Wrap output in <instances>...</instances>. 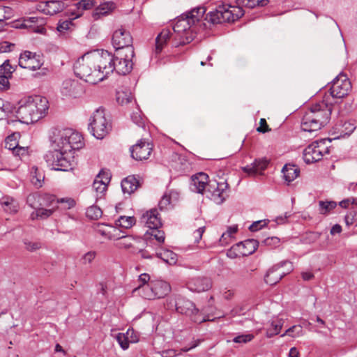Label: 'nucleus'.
Listing matches in <instances>:
<instances>
[{
	"label": "nucleus",
	"mask_w": 357,
	"mask_h": 357,
	"mask_svg": "<svg viewBox=\"0 0 357 357\" xmlns=\"http://www.w3.org/2000/svg\"><path fill=\"white\" fill-rule=\"evenodd\" d=\"M109 57L104 56L103 50L88 52L79 58L73 66L75 75L92 84H96L107 77L106 66Z\"/></svg>",
	"instance_id": "1"
},
{
	"label": "nucleus",
	"mask_w": 357,
	"mask_h": 357,
	"mask_svg": "<svg viewBox=\"0 0 357 357\" xmlns=\"http://www.w3.org/2000/svg\"><path fill=\"white\" fill-rule=\"evenodd\" d=\"M236 6L225 4L218 6L215 10L208 13L206 19L213 24L233 22L244 15L242 7L253 8L256 6H265L268 0H236Z\"/></svg>",
	"instance_id": "2"
},
{
	"label": "nucleus",
	"mask_w": 357,
	"mask_h": 357,
	"mask_svg": "<svg viewBox=\"0 0 357 357\" xmlns=\"http://www.w3.org/2000/svg\"><path fill=\"white\" fill-rule=\"evenodd\" d=\"M49 102L46 98L36 95L26 97L19 102L17 117L24 123L37 122L47 112Z\"/></svg>",
	"instance_id": "3"
},
{
	"label": "nucleus",
	"mask_w": 357,
	"mask_h": 357,
	"mask_svg": "<svg viewBox=\"0 0 357 357\" xmlns=\"http://www.w3.org/2000/svg\"><path fill=\"white\" fill-rule=\"evenodd\" d=\"M331 112L332 105L324 100L312 105L303 116L302 130L308 132L319 130L328 123Z\"/></svg>",
	"instance_id": "4"
},
{
	"label": "nucleus",
	"mask_w": 357,
	"mask_h": 357,
	"mask_svg": "<svg viewBox=\"0 0 357 357\" xmlns=\"http://www.w3.org/2000/svg\"><path fill=\"white\" fill-rule=\"evenodd\" d=\"M62 128H54L50 136L52 150L45 155V160L52 167V169L56 171L68 172L73 169V162L68 158V152H64L65 143L68 139H62L61 142H55L56 132L61 131Z\"/></svg>",
	"instance_id": "5"
},
{
	"label": "nucleus",
	"mask_w": 357,
	"mask_h": 357,
	"mask_svg": "<svg viewBox=\"0 0 357 357\" xmlns=\"http://www.w3.org/2000/svg\"><path fill=\"white\" fill-rule=\"evenodd\" d=\"M104 56L109 57V63H107L106 68L107 77L114 71H116L119 75H125L128 74L133 68L132 59L135 56L134 49L128 48V51L123 50L115 51L113 55L107 50H103Z\"/></svg>",
	"instance_id": "6"
},
{
	"label": "nucleus",
	"mask_w": 357,
	"mask_h": 357,
	"mask_svg": "<svg viewBox=\"0 0 357 357\" xmlns=\"http://www.w3.org/2000/svg\"><path fill=\"white\" fill-rule=\"evenodd\" d=\"M169 303L175 307L177 312L190 317L195 323L201 324L206 321L194 303L181 295L171 298Z\"/></svg>",
	"instance_id": "7"
},
{
	"label": "nucleus",
	"mask_w": 357,
	"mask_h": 357,
	"mask_svg": "<svg viewBox=\"0 0 357 357\" xmlns=\"http://www.w3.org/2000/svg\"><path fill=\"white\" fill-rule=\"evenodd\" d=\"M89 130L97 139H103L112 130V123L106 117L105 109H98L90 119Z\"/></svg>",
	"instance_id": "8"
},
{
	"label": "nucleus",
	"mask_w": 357,
	"mask_h": 357,
	"mask_svg": "<svg viewBox=\"0 0 357 357\" xmlns=\"http://www.w3.org/2000/svg\"><path fill=\"white\" fill-rule=\"evenodd\" d=\"M56 133L55 142L56 143L61 142L62 139H68V141L65 143L64 152H68V153L72 150L81 149L84 145L82 136L71 128H62L61 131H58Z\"/></svg>",
	"instance_id": "9"
},
{
	"label": "nucleus",
	"mask_w": 357,
	"mask_h": 357,
	"mask_svg": "<svg viewBox=\"0 0 357 357\" xmlns=\"http://www.w3.org/2000/svg\"><path fill=\"white\" fill-rule=\"evenodd\" d=\"M173 31L180 37L181 40L180 44L185 45L190 43L194 39L195 33L198 31V29H195L189 21L188 16L186 17L183 14L174 25Z\"/></svg>",
	"instance_id": "10"
},
{
	"label": "nucleus",
	"mask_w": 357,
	"mask_h": 357,
	"mask_svg": "<svg viewBox=\"0 0 357 357\" xmlns=\"http://www.w3.org/2000/svg\"><path fill=\"white\" fill-rule=\"evenodd\" d=\"M292 270L293 266L291 261L288 260L282 261L268 270L264 276V282L267 284L275 285Z\"/></svg>",
	"instance_id": "11"
},
{
	"label": "nucleus",
	"mask_w": 357,
	"mask_h": 357,
	"mask_svg": "<svg viewBox=\"0 0 357 357\" xmlns=\"http://www.w3.org/2000/svg\"><path fill=\"white\" fill-rule=\"evenodd\" d=\"M329 153L328 147L324 140L316 141L308 145L303 151V160L307 164L321 160L324 155Z\"/></svg>",
	"instance_id": "12"
},
{
	"label": "nucleus",
	"mask_w": 357,
	"mask_h": 357,
	"mask_svg": "<svg viewBox=\"0 0 357 357\" xmlns=\"http://www.w3.org/2000/svg\"><path fill=\"white\" fill-rule=\"evenodd\" d=\"M145 288L144 293L142 294V297L149 300L163 298L171 291L170 284L160 280L150 281Z\"/></svg>",
	"instance_id": "13"
},
{
	"label": "nucleus",
	"mask_w": 357,
	"mask_h": 357,
	"mask_svg": "<svg viewBox=\"0 0 357 357\" xmlns=\"http://www.w3.org/2000/svg\"><path fill=\"white\" fill-rule=\"evenodd\" d=\"M351 90V82L346 75L340 73L333 79L330 93L333 98H343L349 94Z\"/></svg>",
	"instance_id": "14"
},
{
	"label": "nucleus",
	"mask_w": 357,
	"mask_h": 357,
	"mask_svg": "<svg viewBox=\"0 0 357 357\" xmlns=\"http://www.w3.org/2000/svg\"><path fill=\"white\" fill-rule=\"evenodd\" d=\"M112 40L116 51L121 50L128 51L129 47L134 49L132 37L130 33L123 28H120L114 32Z\"/></svg>",
	"instance_id": "15"
},
{
	"label": "nucleus",
	"mask_w": 357,
	"mask_h": 357,
	"mask_svg": "<svg viewBox=\"0 0 357 357\" xmlns=\"http://www.w3.org/2000/svg\"><path fill=\"white\" fill-rule=\"evenodd\" d=\"M208 192L211 193V199L220 204L229 196V184L227 181L209 182Z\"/></svg>",
	"instance_id": "16"
},
{
	"label": "nucleus",
	"mask_w": 357,
	"mask_h": 357,
	"mask_svg": "<svg viewBox=\"0 0 357 357\" xmlns=\"http://www.w3.org/2000/svg\"><path fill=\"white\" fill-rule=\"evenodd\" d=\"M153 147V144L149 141L140 139L136 144L131 146V157L138 161L147 160L152 153Z\"/></svg>",
	"instance_id": "17"
},
{
	"label": "nucleus",
	"mask_w": 357,
	"mask_h": 357,
	"mask_svg": "<svg viewBox=\"0 0 357 357\" xmlns=\"http://www.w3.org/2000/svg\"><path fill=\"white\" fill-rule=\"evenodd\" d=\"M205 12L206 8L200 6L192 9L190 12L186 13L184 15L186 17L188 16L189 21L195 27V29H198V30H199L200 29H204L207 28V24L204 21H206L209 24H214L206 19L207 15L204 17ZM208 14V13L206 15Z\"/></svg>",
	"instance_id": "18"
},
{
	"label": "nucleus",
	"mask_w": 357,
	"mask_h": 357,
	"mask_svg": "<svg viewBox=\"0 0 357 357\" xmlns=\"http://www.w3.org/2000/svg\"><path fill=\"white\" fill-rule=\"evenodd\" d=\"M140 222L150 229H159L162 225L161 218L156 208H152L143 213Z\"/></svg>",
	"instance_id": "19"
},
{
	"label": "nucleus",
	"mask_w": 357,
	"mask_h": 357,
	"mask_svg": "<svg viewBox=\"0 0 357 357\" xmlns=\"http://www.w3.org/2000/svg\"><path fill=\"white\" fill-rule=\"evenodd\" d=\"M82 15V13H78L77 14L72 13L71 17L68 20H60L56 26V30L59 33V35L64 37L68 36V35L74 31L76 26L73 20Z\"/></svg>",
	"instance_id": "20"
},
{
	"label": "nucleus",
	"mask_w": 357,
	"mask_h": 357,
	"mask_svg": "<svg viewBox=\"0 0 357 357\" xmlns=\"http://www.w3.org/2000/svg\"><path fill=\"white\" fill-rule=\"evenodd\" d=\"M188 285L192 291L202 292L208 290L212 286V282L208 278L196 277L192 278Z\"/></svg>",
	"instance_id": "21"
},
{
	"label": "nucleus",
	"mask_w": 357,
	"mask_h": 357,
	"mask_svg": "<svg viewBox=\"0 0 357 357\" xmlns=\"http://www.w3.org/2000/svg\"><path fill=\"white\" fill-rule=\"evenodd\" d=\"M208 183V176L204 172H199L192 176V190L195 192L202 194Z\"/></svg>",
	"instance_id": "22"
},
{
	"label": "nucleus",
	"mask_w": 357,
	"mask_h": 357,
	"mask_svg": "<svg viewBox=\"0 0 357 357\" xmlns=\"http://www.w3.org/2000/svg\"><path fill=\"white\" fill-rule=\"evenodd\" d=\"M268 160L266 158L255 160L251 165L242 168L243 171L249 176H255L257 174L266 169Z\"/></svg>",
	"instance_id": "23"
},
{
	"label": "nucleus",
	"mask_w": 357,
	"mask_h": 357,
	"mask_svg": "<svg viewBox=\"0 0 357 357\" xmlns=\"http://www.w3.org/2000/svg\"><path fill=\"white\" fill-rule=\"evenodd\" d=\"M83 92L82 86L76 81L66 80L63 83L62 93L73 98H77Z\"/></svg>",
	"instance_id": "24"
},
{
	"label": "nucleus",
	"mask_w": 357,
	"mask_h": 357,
	"mask_svg": "<svg viewBox=\"0 0 357 357\" xmlns=\"http://www.w3.org/2000/svg\"><path fill=\"white\" fill-rule=\"evenodd\" d=\"M64 6V3L61 0L48 1L40 6L43 13L50 15H53L62 11Z\"/></svg>",
	"instance_id": "25"
},
{
	"label": "nucleus",
	"mask_w": 357,
	"mask_h": 357,
	"mask_svg": "<svg viewBox=\"0 0 357 357\" xmlns=\"http://www.w3.org/2000/svg\"><path fill=\"white\" fill-rule=\"evenodd\" d=\"M172 35V33L170 29H164L155 38V44L154 49V53L155 55H158L159 54H160L163 48L167 45Z\"/></svg>",
	"instance_id": "26"
},
{
	"label": "nucleus",
	"mask_w": 357,
	"mask_h": 357,
	"mask_svg": "<svg viewBox=\"0 0 357 357\" xmlns=\"http://www.w3.org/2000/svg\"><path fill=\"white\" fill-rule=\"evenodd\" d=\"M96 231L103 237L112 240L114 238H119V229L111 225L98 223L96 227Z\"/></svg>",
	"instance_id": "27"
},
{
	"label": "nucleus",
	"mask_w": 357,
	"mask_h": 357,
	"mask_svg": "<svg viewBox=\"0 0 357 357\" xmlns=\"http://www.w3.org/2000/svg\"><path fill=\"white\" fill-rule=\"evenodd\" d=\"M139 186V181L134 176H128L121 181V188L123 193L128 195L134 192Z\"/></svg>",
	"instance_id": "28"
},
{
	"label": "nucleus",
	"mask_w": 357,
	"mask_h": 357,
	"mask_svg": "<svg viewBox=\"0 0 357 357\" xmlns=\"http://www.w3.org/2000/svg\"><path fill=\"white\" fill-rule=\"evenodd\" d=\"M115 8V5L111 1H105L99 4L95 9L93 17L95 20H98L101 16L109 14Z\"/></svg>",
	"instance_id": "29"
},
{
	"label": "nucleus",
	"mask_w": 357,
	"mask_h": 357,
	"mask_svg": "<svg viewBox=\"0 0 357 357\" xmlns=\"http://www.w3.org/2000/svg\"><path fill=\"white\" fill-rule=\"evenodd\" d=\"M282 173L284 174V180L288 183H290L298 176L300 169L294 165L287 164L282 168Z\"/></svg>",
	"instance_id": "30"
},
{
	"label": "nucleus",
	"mask_w": 357,
	"mask_h": 357,
	"mask_svg": "<svg viewBox=\"0 0 357 357\" xmlns=\"http://www.w3.org/2000/svg\"><path fill=\"white\" fill-rule=\"evenodd\" d=\"M243 256H248L252 255L257 249L259 243L255 239H247L244 241L239 242Z\"/></svg>",
	"instance_id": "31"
},
{
	"label": "nucleus",
	"mask_w": 357,
	"mask_h": 357,
	"mask_svg": "<svg viewBox=\"0 0 357 357\" xmlns=\"http://www.w3.org/2000/svg\"><path fill=\"white\" fill-rule=\"evenodd\" d=\"M155 255L169 265L175 264L177 261V255L169 250L156 251Z\"/></svg>",
	"instance_id": "32"
},
{
	"label": "nucleus",
	"mask_w": 357,
	"mask_h": 357,
	"mask_svg": "<svg viewBox=\"0 0 357 357\" xmlns=\"http://www.w3.org/2000/svg\"><path fill=\"white\" fill-rule=\"evenodd\" d=\"M150 281V276L147 273L141 274L137 280V282L139 283L138 286L135 287L132 290V294H137L142 296V294L144 293V289L149 284V282Z\"/></svg>",
	"instance_id": "33"
},
{
	"label": "nucleus",
	"mask_w": 357,
	"mask_h": 357,
	"mask_svg": "<svg viewBox=\"0 0 357 357\" xmlns=\"http://www.w3.org/2000/svg\"><path fill=\"white\" fill-rule=\"evenodd\" d=\"M1 204L7 213H13L17 211V204L12 197H3L1 199Z\"/></svg>",
	"instance_id": "34"
},
{
	"label": "nucleus",
	"mask_w": 357,
	"mask_h": 357,
	"mask_svg": "<svg viewBox=\"0 0 357 357\" xmlns=\"http://www.w3.org/2000/svg\"><path fill=\"white\" fill-rule=\"evenodd\" d=\"M132 100L133 96L128 90H121L116 92V101L121 105L131 103Z\"/></svg>",
	"instance_id": "35"
},
{
	"label": "nucleus",
	"mask_w": 357,
	"mask_h": 357,
	"mask_svg": "<svg viewBox=\"0 0 357 357\" xmlns=\"http://www.w3.org/2000/svg\"><path fill=\"white\" fill-rule=\"evenodd\" d=\"M119 237L114 238L112 240L118 241L116 245L120 248L128 249L132 246L134 238L132 236H121V231L119 230Z\"/></svg>",
	"instance_id": "36"
},
{
	"label": "nucleus",
	"mask_w": 357,
	"mask_h": 357,
	"mask_svg": "<svg viewBox=\"0 0 357 357\" xmlns=\"http://www.w3.org/2000/svg\"><path fill=\"white\" fill-rule=\"evenodd\" d=\"M116 225L124 229H130L136 223L134 216L121 215L116 220Z\"/></svg>",
	"instance_id": "37"
},
{
	"label": "nucleus",
	"mask_w": 357,
	"mask_h": 357,
	"mask_svg": "<svg viewBox=\"0 0 357 357\" xmlns=\"http://www.w3.org/2000/svg\"><path fill=\"white\" fill-rule=\"evenodd\" d=\"M283 321L282 319L272 321L270 326L266 329V337H272L280 333L282 327Z\"/></svg>",
	"instance_id": "38"
},
{
	"label": "nucleus",
	"mask_w": 357,
	"mask_h": 357,
	"mask_svg": "<svg viewBox=\"0 0 357 357\" xmlns=\"http://www.w3.org/2000/svg\"><path fill=\"white\" fill-rule=\"evenodd\" d=\"M151 231L150 233L151 239L147 242L146 248L151 247L150 243H152L153 239L156 240L158 245L160 246L164 242L165 239V232L162 230H159L158 229H151Z\"/></svg>",
	"instance_id": "39"
},
{
	"label": "nucleus",
	"mask_w": 357,
	"mask_h": 357,
	"mask_svg": "<svg viewBox=\"0 0 357 357\" xmlns=\"http://www.w3.org/2000/svg\"><path fill=\"white\" fill-rule=\"evenodd\" d=\"M336 206L337 203L334 201H319L318 211L321 215H328Z\"/></svg>",
	"instance_id": "40"
},
{
	"label": "nucleus",
	"mask_w": 357,
	"mask_h": 357,
	"mask_svg": "<svg viewBox=\"0 0 357 357\" xmlns=\"http://www.w3.org/2000/svg\"><path fill=\"white\" fill-rule=\"evenodd\" d=\"M93 189L96 192L97 199L102 198L107 189V184L96 178L93 183Z\"/></svg>",
	"instance_id": "41"
},
{
	"label": "nucleus",
	"mask_w": 357,
	"mask_h": 357,
	"mask_svg": "<svg viewBox=\"0 0 357 357\" xmlns=\"http://www.w3.org/2000/svg\"><path fill=\"white\" fill-rule=\"evenodd\" d=\"M42 65L43 62L40 56L34 53L33 57L29 61L28 63L24 62V68L30 70H36L39 69Z\"/></svg>",
	"instance_id": "42"
},
{
	"label": "nucleus",
	"mask_w": 357,
	"mask_h": 357,
	"mask_svg": "<svg viewBox=\"0 0 357 357\" xmlns=\"http://www.w3.org/2000/svg\"><path fill=\"white\" fill-rule=\"evenodd\" d=\"M102 215V211L100 207L97 206H91L87 208L86 211V215L87 218L91 220H98Z\"/></svg>",
	"instance_id": "43"
},
{
	"label": "nucleus",
	"mask_w": 357,
	"mask_h": 357,
	"mask_svg": "<svg viewBox=\"0 0 357 357\" xmlns=\"http://www.w3.org/2000/svg\"><path fill=\"white\" fill-rule=\"evenodd\" d=\"M15 70V68L10 65L9 60H6L0 66V75H5L8 79L12 77V74Z\"/></svg>",
	"instance_id": "44"
},
{
	"label": "nucleus",
	"mask_w": 357,
	"mask_h": 357,
	"mask_svg": "<svg viewBox=\"0 0 357 357\" xmlns=\"http://www.w3.org/2000/svg\"><path fill=\"white\" fill-rule=\"evenodd\" d=\"M54 212V208L52 209H45L43 208H40L33 211L31 215V219L34 220L36 218H40L41 219H45L50 217Z\"/></svg>",
	"instance_id": "45"
},
{
	"label": "nucleus",
	"mask_w": 357,
	"mask_h": 357,
	"mask_svg": "<svg viewBox=\"0 0 357 357\" xmlns=\"http://www.w3.org/2000/svg\"><path fill=\"white\" fill-rule=\"evenodd\" d=\"M19 134L13 133L8 136L5 139V148L10 151H13L19 144L17 137Z\"/></svg>",
	"instance_id": "46"
},
{
	"label": "nucleus",
	"mask_w": 357,
	"mask_h": 357,
	"mask_svg": "<svg viewBox=\"0 0 357 357\" xmlns=\"http://www.w3.org/2000/svg\"><path fill=\"white\" fill-rule=\"evenodd\" d=\"M131 119L132 122L137 125L139 127L144 126L145 122L144 118L142 116V113L139 110H137L132 113Z\"/></svg>",
	"instance_id": "47"
},
{
	"label": "nucleus",
	"mask_w": 357,
	"mask_h": 357,
	"mask_svg": "<svg viewBox=\"0 0 357 357\" xmlns=\"http://www.w3.org/2000/svg\"><path fill=\"white\" fill-rule=\"evenodd\" d=\"M34 53L30 52V51H24L23 53H22L19 58V66L24 68V62L28 63L29 61L33 57Z\"/></svg>",
	"instance_id": "48"
},
{
	"label": "nucleus",
	"mask_w": 357,
	"mask_h": 357,
	"mask_svg": "<svg viewBox=\"0 0 357 357\" xmlns=\"http://www.w3.org/2000/svg\"><path fill=\"white\" fill-rule=\"evenodd\" d=\"M96 4L95 0H81L77 4L76 6L78 9L89 10Z\"/></svg>",
	"instance_id": "49"
},
{
	"label": "nucleus",
	"mask_w": 357,
	"mask_h": 357,
	"mask_svg": "<svg viewBox=\"0 0 357 357\" xmlns=\"http://www.w3.org/2000/svg\"><path fill=\"white\" fill-rule=\"evenodd\" d=\"M39 18L37 17H29L24 18L22 22L17 26L20 28H31L32 27L33 24H36L38 22Z\"/></svg>",
	"instance_id": "50"
},
{
	"label": "nucleus",
	"mask_w": 357,
	"mask_h": 357,
	"mask_svg": "<svg viewBox=\"0 0 357 357\" xmlns=\"http://www.w3.org/2000/svg\"><path fill=\"white\" fill-rule=\"evenodd\" d=\"M254 338L252 334H242L235 337L233 339V342L236 343H248L252 341Z\"/></svg>",
	"instance_id": "51"
},
{
	"label": "nucleus",
	"mask_w": 357,
	"mask_h": 357,
	"mask_svg": "<svg viewBox=\"0 0 357 357\" xmlns=\"http://www.w3.org/2000/svg\"><path fill=\"white\" fill-rule=\"evenodd\" d=\"M171 204V197L165 194L158 203L159 208L162 211L167 209Z\"/></svg>",
	"instance_id": "52"
},
{
	"label": "nucleus",
	"mask_w": 357,
	"mask_h": 357,
	"mask_svg": "<svg viewBox=\"0 0 357 357\" xmlns=\"http://www.w3.org/2000/svg\"><path fill=\"white\" fill-rule=\"evenodd\" d=\"M268 222H269L268 220H258V221L254 222L249 227V229L251 231H257L259 229H261L263 227H264L265 226H266Z\"/></svg>",
	"instance_id": "53"
},
{
	"label": "nucleus",
	"mask_w": 357,
	"mask_h": 357,
	"mask_svg": "<svg viewBox=\"0 0 357 357\" xmlns=\"http://www.w3.org/2000/svg\"><path fill=\"white\" fill-rule=\"evenodd\" d=\"M24 243L25 245L26 250L29 252H34L37 250H39L42 247L41 243L38 241L33 242L26 240L24 241Z\"/></svg>",
	"instance_id": "54"
},
{
	"label": "nucleus",
	"mask_w": 357,
	"mask_h": 357,
	"mask_svg": "<svg viewBox=\"0 0 357 357\" xmlns=\"http://www.w3.org/2000/svg\"><path fill=\"white\" fill-rule=\"evenodd\" d=\"M116 340L123 349H127L129 347L128 338L123 333H119L116 335Z\"/></svg>",
	"instance_id": "55"
},
{
	"label": "nucleus",
	"mask_w": 357,
	"mask_h": 357,
	"mask_svg": "<svg viewBox=\"0 0 357 357\" xmlns=\"http://www.w3.org/2000/svg\"><path fill=\"white\" fill-rule=\"evenodd\" d=\"M280 240L279 238L273 236L268 237L264 240L263 243L271 248H275L280 245Z\"/></svg>",
	"instance_id": "56"
},
{
	"label": "nucleus",
	"mask_w": 357,
	"mask_h": 357,
	"mask_svg": "<svg viewBox=\"0 0 357 357\" xmlns=\"http://www.w3.org/2000/svg\"><path fill=\"white\" fill-rule=\"evenodd\" d=\"M57 204L63 205L64 209H69L75 205V201L71 198H62L56 201Z\"/></svg>",
	"instance_id": "57"
},
{
	"label": "nucleus",
	"mask_w": 357,
	"mask_h": 357,
	"mask_svg": "<svg viewBox=\"0 0 357 357\" xmlns=\"http://www.w3.org/2000/svg\"><path fill=\"white\" fill-rule=\"evenodd\" d=\"M96 178L104 181L105 183L108 185L111 179V174L109 171L102 169L97 175Z\"/></svg>",
	"instance_id": "58"
},
{
	"label": "nucleus",
	"mask_w": 357,
	"mask_h": 357,
	"mask_svg": "<svg viewBox=\"0 0 357 357\" xmlns=\"http://www.w3.org/2000/svg\"><path fill=\"white\" fill-rule=\"evenodd\" d=\"M10 8L8 7L0 6V23L10 18Z\"/></svg>",
	"instance_id": "59"
},
{
	"label": "nucleus",
	"mask_w": 357,
	"mask_h": 357,
	"mask_svg": "<svg viewBox=\"0 0 357 357\" xmlns=\"http://www.w3.org/2000/svg\"><path fill=\"white\" fill-rule=\"evenodd\" d=\"M15 45L8 41H3L0 43V52H9L13 50Z\"/></svg>",
	"instance_id": "60"
},
{
	"label": "nucleus",
	"mask_w": 357,
	"mask_h": 357,
	"mask_svg": "<svg viewBox=\"0 0 357 357\" xmlns=\"http://www.w3.org/2000/svg\"><path fill=\"white\" fill-rule=\"evenodd\" d=\"M294 331H296V334L298 335L302 333V327L298 326H293L288 328L284 333H283L281 337H284L285 335H289L294 337V335L292 334Z\"/></svg>",
	"instance_id": "61"
},
{
	"label": "nucleus",
	"mask_w": 357,
	"mask_h": 357,
	"mask_svg": "<svg viewBox=\"0 0 357 357\" xmlns=\"http://www.w3.org/2000/svg\"><path fill=\"white\" fill-rule=\"evenodd\" d=\"M260 126L257 128V131L261 133H265L271 130L267 124L265 119H261L259 121Z\"/></svg>",
	"instance_id": "62"
},
{
	"label": "nucleus",
	"mask_w": 357,
	"mask_h": 357,
	"mask_svg": "<svg viewBox=\"0 0 357 357\" xmlns=\"http://www.w3.org/2000/svg\"><path fill=\"white\" fill-rule=\"evenodd\" d=\"M205 231V227H201L196 229L193 233V238L195 243H198L202 238V235Z\"/></svg>",
	"instance_id": "63"
},
{
	"label": "nucleus",
	"mask_w": 357,
	"mask_h": 357,
	"mask_svg": "<svg viewBox=\"0 0 357 357\" xmlns=\"http://www.w3.org/2000/svg\"><path fill=\"white\" fill-rule=\"evenodd\" d=\"M10 83L9 79L5 75H0V90L5 91L9 89Z\"/></svg>",
	"instance_id": "64"
}]
</instances>
